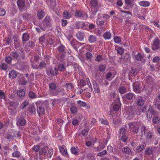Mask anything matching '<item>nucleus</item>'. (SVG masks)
Returning a JSON list of instances; mask_svg holds the SVG:
<instances>
[{
  "label": "nucleus",
  "mask_w": 160,
  "mask_h": 160,
  "mask_svg": "<svg viewBox=\"0 0 160 160\" xmlns=\"http://www.w3.org/2000/svg\"><path fill=\"white\" fill-rule=\"evenodd\" d=\"M32 17V15L30 14L25 13L23 14V18L25 19H30Z\"/></svg>",
  "instance_id": "obj_45"
},
{
  "label": "nucleus",
  "mask_w": 160,
  "mask_h": 160,
  "mask_svg": "<svg viewBox=\"0 0 160 160\" xmlns=\"http://www.w3.org/2000/svg\"><path fill=\"white\" fill-rule=\"evenodd\" d=\"M17 4L20 9L22 10V8L25 5V2L24 0H18Z\"/></svg>",
  "instance_id": "obj_16"
},
{
  "label": "nucleus",
  "mask_w": 160,
  "mask_h": 160,
  "mask_svg": "<svg viewBox=\"0 0 160 160\" xmlns=\"http://www.w3.org/2000/svg\"><path fill=\"white\" fill-rule=\"evenodd\" d=\"M18 96L21 97H23L25 95V92L23 89H21L20 90H18L17 92Z\"/></svg>",
  "instance_id": "obj_23"
},
{
  "label": "nucleus",
  "mask_w": 160,
  "mask_h": 160,
  "mask_svg": "<svg viewBox=\"0 0 160 160\" xmlns=\"http://www.w3.org/2000/svg\"><path fill=\"white\" fill-rule=\"evenodd\" d=\"M65 86L66 88L67 91H69L70 90H71L73 88L72 85L71 83H67L65 85Z\"/></svg>",
  "instance_id": "obj_56"
},
{
  "label": "nucleus",
  "mask_w": 160,
  "mask_h": 160,
  "mask_svg": "<svg viewBox=\"0 0 160 160\" xmlns=\"http://www.w3.org/2000/svg\"><path fill=\"white\" fill-rule=\"evenodd\" d=\"M135 108L134 106H131L128 108V115L131 118H132L135 115Z\"/></svg>",
  "instance_id": "obj_10"
},
{
  "label": "nucleus",
  "mask_w": 160,
  "mask_h": 160,
  "mask_svg": "<svg viewBox=\"0 0 160 160\" xmlns=\"http://www.w3.org/2000/svg\"><path fill=\"white\" fill-rule=\"evenodd\" d=\"M152 122L154 124H158L160 122V117L157 114L153 116L152 119Z\"/></svg>",
  "instance_id": "obj_17"
},
{
  "label": "nucleus",
  "mask_w": 160,
  "mask_h": 160,
  "mask_svg": "<svg viewBox=\"0 0 160 160\" xmlns=\"http://www.w3.org/2000/svg\"><path fill=\"white\" fill-rule=\"evenodd\" d=\"M47 65L46 62L44 61L41 62L38 65L39 69H42L43 68H45L46 67Z\"/></svg>",
  "instance_id": "obj_38"
},
{
  "label": "nucleus",
  "mask_w": 160,
  "mask_h": 160,
  "mask_svg": "<svg viewBox=\"0 0 160 160\" xmlns=\"http://www.w3.org/2000/svg\"><path fill=\"white\" fill-rule=\"evenodd\" d=\"M90 5L93 8L96 9L101 7V5L98 4V0H91Z\"/></svg>",
  "instance_id": "obj_9"
},
{
  "label": "nucleus",
  "mask_w": 160,
  "mask_h": 160,
  "mask_svg": "<svg viewBox=\"0 0 160 160\" xmlns=\"http://www.w3.org/2000/svg\"><path fill=\"white\" fill-rule=\"evenodd\" d=\"M71 13L68 11H66L63 12V17L65 19L69 18L71 17Z\"/></svg>",
  "instance_id": "obj_47"
},
{
  "label": "nucleus",
  "mask_w": 160,
  "mask_h": 160,
  "mask_svg": "<svg viewBox=\"0 0 160 160\" xmlns=\"http://www.w3.org/2000/svg\"><path fill=\"white\" fill-rule=\"evenodd\" d=\"M106 69V66L105 65L101 64L98 67V70L101 72H104Z\"/></svg>",
  "instance_id": "obj_54"
},
{
  "label": "nucleus",
  "mask_w": 160,
  "mask_h": 160,
  "mask_svg": "<svg viewBox=\"0 0 160 160\" xmlns=\"http://www.w3.org/2000/svg\"><path fill=\"white\" fill-rule=\"evenodd\" d=\"M14 152L12 154V156L13 157H19L20 156L21 153L19 151H17Z\"/></svg>",
  "instance_id": "obj_58"
},
{
  "label": "nucleus",
  "mask_w": 160,
  "mask_h": 160,
  "mask_svg": "<svg viewBox=\"0 0 160 160\" xmlns=\"http://www.w3.org/2000/svg\"><path fill=\"white\" fill-rule=\"evenodd\" d=\"M58 49L59 54L65 53V47L63 45H60L58 47Z\"/></svg>",
  "instance_id": "obj_26"
},
{
  "label": "nucleus",
  "mask_w": 160,
  "mask_h": 160,
  "mask_svg": "<svg viewBox=\"0 0 160 160\" xmlns=\"http://www.w3.org/2000/svg\"><path fill=\"white\" fill-rule=\"evenodd\" d=\"M122 151L124 154H128L131 152V150L128 147H125L122 148Z\"/></svg>",
  "instance_id": "obj_31"
},
{
  "label": "nucleus",
  "mask_w": 160,
  "mask_h": 160,
  "mask_svg": "<svg viewBox=\"0 0 160 160\" xmlns=\"http://www.w3.org/2000/svg\"><path fill=\"white\" fill-rule=\"evenodd\" d=\"M9 77L12 79L15 78L17 76V73L15 70H12L9 73Z\"/></svg>",
  "instance_id": "obj_27"
},
{
  "label": "nucleus",
  "mask_w": 160,
  "mask_h": 160,
  "mask_svg": "<svg viewBox=\"0 0 160 160\" xmlns=\"http://www.w3.org/2000/svg\"><path fill=\"white\" fill-rule=\"evenodd\" d=\"M144 148V146L143 145H141L140 146H138L137 147L136 150L138 152H141Z\"/></svg>",
  "instance_id": "obj_59"
},
{
  "label": "nucleus",
  "mask_w": 160,
  "mask_h": 160,
  "mask_svg": "<svg viewBox=\"0 0 160 160\" xmlns=\"http://www.w3.org/2000/svg\"><path fill=\"white\" fill-rule=\"evenodd\" d=\"M113 40L114 42L117 43H119L121 42V38L118 36H115L113 38Z\"/></svg>",
  "instance_id": "obj_55"
},
{
  "label": "nucleus",
  "mask_w": 160,
  "mask_h": 160,
  "mask_svg": "<svg viewBox=\"0 0 160 160\" xmlns=\"http://www.w3.org/2000/svg\"><path fill=\"white\" fill-rule=\"evenodd\" d=\"M70 111L72 113L74 114L78 112L77 108V107L74 105L71 106L70 108Z\"/></svg>",
  "instance_id": "obj_40"
},
{
  "label": "nucleus",
  "mask_w": 160,
  "mask_h": 160,
  "mask_svg": "<svg viewBox=\"0 0 160 160\" xmlns=\"http://www.w3.org/2000/svg\"><path fill=\"white\" fill-rule=\"evenodd\" d=\"M5 45L8 46L9 45H11L12 43V41L11 40V38L8 37L7 38H5Z\"/></svg>",
  "instance_id": "obj_39"
},
{
  "label": "nucleus",
  "mask_w": 160,
  "mask_h": 160,
  "mask_svg": "<svg viewBox=\"0 0 160 160\" xmlns=\"http://www.w3.org/2000/svg\"><path fill=\"white\" fill-rule=\"evenodd\" d=\"M141 133L142 134H145L146 132H147L148 131L147 128L145 126L142 125V126L141 128Z\"/></svg>",
  "instance_id": "obj_44"
},
{
  "label": "nucleus",
  "mask_w": 160,
  "mask_h": 160,
  "mask_svg": "<svg viewBox=\"0 0 160 160\" xmlns=\"http://www.w3.org/2000/svg\"><path fill=\"white\" fill-rule=\"evenodd\" d=\"M84 34L80 32H79L77 34V38L80 41L84 39Z\"/></svg>",
  "instance_id": "obj_33"
},
{
  "label": "nucleus",
  "mask_w": 160,
  "mask_h": 160,
  "mask_svg": "<svg viewBox=\"0 0 160 160\" xmlns=\"http://www.w3.org/2000/svg\"><path fill=\"white\" fill-rule=\"evenodd\" d=\"M48 93L50 95L53 96L56 94L57 85L55 83L52 82L48 84Z\"/></svg>",
  "instance_id": "obj_2"
},
{
  "label": "nucleus",
  "mask_w": 160,
  "mask_h": 160,
  "mask_svg": "<svg viewBox=\"0 0 160 160\" xmlns=\"http://www.w3.org/2000/svg\"><path fill=\"white\" fill-rule=\"evenodd\" d=\"M152 48L153 50H157L160 48V41L158 38L153 40Z\"/></svg>",
  "instance_id": "obj_5"
},
{
  "label": "nucleus",
  "mask_w": 160,
  "mask_h": 160,
  "mask_svg": "<svg viewBox=\"0 0 160 160\" xmlns=\"http://www.w3.org/2000/svg\"><path fill=\"white\" fill-rule=\"evenodd\" d=\"M144 102H145L143 99H138L137 101L136 104L138 106H142L144 105Z\"/></svg>",
  "instance_id": "obj_42"
},
{
  "label": "nucleus",
  "mask_w": 160,
  "mask_h": 160,
  "mask_svg": "<svg viewBox=\"0 0 160 160\" xmlns=\"http://www.w3.org/2000/svg\"><path fill=\"white\" fill-rule=\"evenodd\" d=\"M65 53L58 54V59L60 62L63 61L65 57Z\"/></svg>",
  "instance_id": "obj_49"
},
{
  "label": "nucleus",
  "mask_w": 160,
  "mask_h": 160,
  "mask_svg": "<svg viewBox=\"0 0 160 160\" xmlns=\"http://www.w3.org/2000/svg\"><path fill=\"white\" fill-rule=\"evenodd\" d=\"M135 96L134 94L128 92L122 98L124 99L126 98L128 100H132L134 97Z\"/></svg>",
  "instance_id": "obj_15"
},
{
  "label": "nucleus",
  "mask_w": 160,
  "mask_h": 160,
  "mask_svg": "<svg viewBox=\"0 0 160 160\" xmlns=\"http://www.w3.org/2000/svg\"><path fill=\"white\" fill-rule=\"evenodd\" d=\"M30 61L31 63V66L32 68H33L34 69H39L38 65L36 64L35 63V62L34 61H32V59H31Z\"/></svg>",
  "instance_id": "obj_51"
},
{
  "label": "nucleus",
  "mask_w": 160,
  "mask_h": 160,
  "mask_svg": "<svg viewBox=\"0 0 160 160\" xmlns=\"http://www.w3.org/2000/svg\"><path fill=\"white\" fill-rule=\"evenodd\" d=\"M77 103L81 107H84L86 105V104L85 102L81 100L78 101Z\"/></svg>",
  "instance_id": "obj_57"
},
{
  "label": "nucleus",
  "mask_w": 160,
  "mask_h": 160,
  "mask_svg": "<svg viewBox=\"0 0 160 160\" xmlns=\"http://www.w3.org/2000/svg\"><path fill=\"white\" fill-rule=\"evenodd\" d=\"M10 56L12 58L14 59L18 60L19 58V54L16 51H12L10 54Z\"/></svg>",
  "instance_id": "obj_20"
},
{
  "label": "nucleus",
  "mask_w": 160,
  "mask_h": 160,
  "mask_svg": "<svg viewBox=\"0 0 160 160\" xmlns=\"http://www.w3.org/2000/svg\"><path fill=\"white\" fill-rule=\"evenodd\" d=\"M133 90L137 93H139L141 92V88L140 87V84L138 82H135L133 84Z\"/></svg>",
  "instance_id": "obj_8"
},
{
  "label": "nucleus",
  "mask_w": 160,
  "mask_h": 160,
  "mask_svg": "<svg viewBox=\"0 0 160 160\" xmlns=\"http://www.w3.org/2000/svg\"><path fill=\"white\" fill-rule=\"evenodd\" d=\"M105 21V20L103 19L102 18L98 16L96 22L97 25L101 27L104 25Z\"/></svg>",
  "instance_id": "obj_11"
},
{
  "label": "nucleus",
  "mask_w": 160,
  "mask_h": 160,
  "mask_svg": "<svg viewBox=\"0 0 160 160\" xmlns=\"http://www.w3.org/2000/svg\"><path fill=\"white\" fill-rule=\"evenodd\" d=\"M146 82L149 85H153L155 83L154 79L150 76H148L146 79Z\"/></svg>",
  "instance_id": "obj_14"
},
{
  "label": "nucleus",
  "mask_w": 160,
  "mask_h": 160,
  "mask_svg": "<svg viewBox=\"0 0 160 160\" xmlns=\"http://www.w3.org/2000/svg\"><path fill=\"white\" fill-rule=\"evenodd\" d=\"M28 95L29 97L33 99L37 98V96L35 94L32 92H29L28 93Z\"/></svg>",
  "instance_id": "obj_52"
},
{
  "label": "nucleus",
  "mask_w": 160,
  "mask_h": 160,
  "mask_svg": "<svg viewBox=\"0 0 160 160\" xmlns=\"http://www.w3.org/2000/svg\"><path fill=\"white\" fill-rule=\"evenodd\" d=\"M120 136L126 134V130L124 128H122L119 131Z\"/></svg>",
  "instance_id": "obj_64"
},
{
  "label": "nucleus",
  "mask_w": 160,
  "mask_h": 160,
  "mask_svg": "<svg viewBox=\"0 0 160 160\" xmlns=\"http://www.w3.org/2000/svg\"><path fill=\"white\" fill-rule=\"evenodd\" d=\"M119 92L121 94H123L127 92V88L125 86H121L119 87Z\"/></svg>",
  "instance_id": "obj_25"
},
{
  "label": "nucleus",
  "mask_w": 160,
  "mask_h": 160,
  "mask_svg": "<svg viewBox=\"0 0 160 160\" xmlns=\"http://www.w3.org/2000/svg\"><path fill=\"white\" fill-rule=\"evenodd\" d=\"M117 52L118 54L122 55L124 52V49L121 47H119L117 49Z\"/></svg>",
  "instance_id": "obj_48"
},
{
  "label": "nucleus",
  "mask_w": 160,
  "mask_h": 160,
  "mask_svg": "<svg viewBox=\"0 0 160 160\" xmlns=\"http://www.w3.org/2000/svg\"><path fill=\"white\" fill-rule=\"evenodd\" d=\"M108 142V140L107 139H106L104 141H103V142L100 145V146L101 147V148L102 149L104 148L105 146L106 145Z\"/></svg>",
  "instance_id": "obj_61"
},
{
  "label": "nucleus",
  "mask_w": 160,
  "mask_h": 160,
  "mask_svg": "<svg viewBox=\"0 0 160 160\" xmlns=\"http://www.w3.org/2000/svg\"><path fill=\"white\" fill-rule=\"evenodd\" d=\"M113 109L115 111H118L120 108V104L119 103L114 105L112 107Z\"/></svg>",
  "instance_id": "obj_46"
},
{
  "label": "nucleus",
  "mask_w": 160,
  "mask_h": 160,
  "mask_svg": "<svg viewBox=\"0 0 160 160\" xmlns=\"http://www.w3.org/2000/svg\"><path fill=\"white\" fill-rule=\"evenodd\" d=\"M71 151L72 153L75 155L78 154V149L77 147H72L71 149Z\"/></svg>",
  "instance_id": "obj_24"
},
{
  "label": "nucleus",
  "mask_w": 160,
  "mask_h": 160,
  "mask_svg": "<svg viewBox=\"0 0 160 160\" xmlns=\"http://www.w3.org/2000/svg\"><path fill=\"white\" fill-rule=\"evenodd\" d=\"M94 91L96 93H98L100 92V89L98 84L94 80L92 81Z\"/></svg>",
  "instance_id": "obj_19"
},
{
  "label": "nucleus",
  "mask_w": 160,
  "mask_h": 160,
  "mask_svg": "<svg viewBox=\"0 0 160 160\" xmlns=\"http://www.w3.org/2000/svg\"><path fill=\"white\" fill-rule=\"evenodd\" d=\"M48 150V148L47 147H44L42 148H41L39 149V154L40 158L42 157V158H44L47 155V151Z\"/></svg>",
  "instance_id": "obj_7"
},
{
  "label": "nucleus",
  "mask_w": 160,
  "mask_h": 160,
  "mask_svg": "<svg viewBox=\"0 0 160 160\" xmlns=\"http://www.w3.org/2000/svg\"><path fill=\"white\" fill-rule=\"evenodd\" d=\"M156 114V111L154 110L152 106H150L147 113V117L148 120H151L152 115L155 116Z\"/></svg>",
  "instance_id": "obj_4"
},
{
  "label": "nucleus",
  "mask_w": 160,
  "mask_h": 160,
  "mask_svg": "<svg viewBox=\"0 0 160 160\" xmlns=\"http://www.w3.org/2000/svg\"><path fill=\"white\" fill-rule=\"evenodd\" d=\"M50 58V57L48 55H46L45 57L44 60V61L47 64H48L50 63L49 59Z\"/></svg>",
  "instance_id": "obj_60"
},
{
  "label": "nucleus",
  "mask_w": 160,
  "mask_h": 160,
  "mask_svg": "<svg viewBox=\"0 0 160 160\" xmlns=\"http://www.w3.org/2000/svg\"><path fill=\"white\" fill-rule=\"evenodd\" d=\"M29 39V36L27 33H24L22 36V41L23 42H25Z\"/></svg>",
  "instance_id": "obj_28"
},
{
  "label": "nucleus",
  "mask_w": 160,
  "mask_h": 160,
  "mask_svg": "<svg viewBox=\"0 0 160 160\" xmlns=\"http://www.w3.org/2000/svg\"><path fill=\"white\" fill-rule=\"evenodd\" d=\"M17 120L16 124L18 126H24L26 123V120L22 117H17Z\"/></svg>",
  "instance_id": "obj_6"
},
{
  "label": "nucleus",
  "mask_w": 160,
  "mask_h": 160,
  "mask_svg": "<svg viewBox=\"0 0 160 160\" xmlns=\"http://www.w3.org/2000/svg\"><path fill=\"white\" fill-rule=\"evenodd\" d=\"M88 131L89 129L88 128L83 129L80 132V134L82 135L83 137H86L88 134Z\"/></svg>",
  "instance_id": "obj_36"
},
{
  "label": "nucleus",
  "mask_w": 160,
  "mask_h": 160,
  "mask_svg": "<svg viewBox=\"0 0 160 160\" xmlns=\"http://www.w3.org/2000/svg\"><path fill=\"white\" fill-rule=\"evenodd\" d=\"M28 110L31 114H34L36 112V108L35 107L31 105L29 107Z\"/></svg>",
  "instance_id": "obj_35"
},
{
  "label": "nucleus",
  "mask_w": 160,
  "mask_h": 160,
  "mask_svg": "<svg viewBox=\"0 0 160 160\" xmlns=\"http://www.w3.org/2000/svg\"><path fill=\"white\" fill-rule=\"evenodd\" d=\"M135 58L137 60L139 61L142 60L143 59V57L142 56L140 53H138L135 55Z\"/></svg>",
  "instance_id": "obj_53"
},
{
  "label": "nucleus",
  "mask_w": 160,
  "mask_h": 160,
  "mask_svg": "<svg viewBox=\"0 0 160 160\" xmlns=\"http://www.w3.org/2000/svg\"><path fill=\"white\" fill-rule=\"evenodd\" d=\"M145 135V137L148 140H151L152 137H154L153 132L150 131H148L147 132H146Z\"/></svg>",
  "instance_id": "obj_21"
},
{
  "label": "nucleus",
  "mask_w": 160,
  "mask_h": 160,
  "mask_svg": "<svg viewBox=\"0 0 160 160\" xmlns=\"http://www.w3.org/2000/svg\"><path fill=\"white\" fill-rule=\"evenodd\" d=\"M155 105L158 109H159L160 108V101L156 99L155 101Z\"/></svg>",
  "instance_id": "obj_62"
},
{
  "label": "nucleus",
  "mask_w": 160,
  "mask_h": 160,
  "mask_svg": "<svg viewBox=\"0 0 160 160\" xmlns=\"http://www.w3.org/2000/svg\"><path fill=\"white\" fill-rule=\"evenodd\" d=\"M58 70L61 72H63L66 68L65 67L63 64H59L58 66Z\"/></svg>",
  "instance_id": "obj_50"
},
{
  "label": "nucleus",
  "mask_w": 160,
  "mask_h": 160,
  "mask_svg": "<svg viewBox=\"0 0 160 160\" xmlns=\"http://www.w3.org/2000/svg\"><path fill=\"white\" fill-rule=\"evenodd\" d=\"M12 58L11 56H7L5 58V61L8 64H10L12 61Z\"/></svg>",
  "instance_id": "obj_41"
},
{
  "label": "nucleus",
  "mask_w": 160,
  "mask_h": 160,
  "mask_svg": "<svg viewBox=\"0 0 160 160\" xmlns=\"http://www.w3.org/2000/svg\"><path fill=\"white\" fill-rule=\"evenodd\" d=\"M44 16V12L43 11L40 10L38 11L37 13V16L38 18H42Z\"/></svg>",
  "instance_id": "obj_32"
},
{
  "label": "nucleus",
  "mask_w": 160,
  "mask_h": 160,
  "mask_svg": "<svg viewBox=\"0 0 160 160\" xmlns=\"http://www.w3.org/2000/svg\"><path fill=\"white\" fill-rule=\"evenodd\" d=\"M59 148L60 152L63 155L68 156V154L65 146L62 145L61 147L60 146H59Z\"/></svg>",
  "instance_id": "obj_13"
},
{
  "label": "nucleus",
  "mask_w": 160,
  "mask_h": 160,
  "mask_svg": "<svg viewBox=\"0 0 160 160\" xmlns=\"http://www.w3.org/2000/svg\"><path fill=\"white\" fill-rule=\"evenodd\" d=\"M139 122H130L128 123V125L132 131L135 133H137L139 129L138 124Z\"/></svg>",
  "instance_id": "obj_3"
},
{
  "label": "nucleus",
  "mask_w": 160,
  "mask_h": 160,
  "mask_svg": "<svg viewBox=\"0 0 160 160\" xmlns=\"http://www.w3.org/2000/svg\"><path fill=\"white\" fill-rule=\"evenodd\" d=\"M53 22L52 18L50 16H46L40 24V27L42 30H44L48 27H51Z\"/></svg>",
  "instance_id": "obj_1"
},
{
  "label": "nucleus",
  "mask_w": 160,
  "mask_h": 160,
  "mask_svg": "<svg viewBox=\"0 0 160 160\" xmlns=\"http://www.w3.org/2000/svg\"><path fill=\"white\" fill-rule=\"evenodd\" d=\"M56 94L54 95V96H58V95H65L66 92L62 88H58L57 89L56 91Z\"/></svg>",
  "instance_id": "obj_18"
},
{
  "label": "nucleus",
  "mask_w": 160,
  "mask_h": 160,
  "mask_svg": "<svg viewBox=\"0 0 160 160\" xmlns=\"http://www.w3.org/2000/svg\"><path fill=\"white\" fill-rule=\"evenodd\" d=\"M82 13L80 11L78 10L76 11L75 16L77 17H80L82 16Z\"/></svg>",
  "instance_id": "obj_63"
},
{
  "label": "nucleus",
  "mask_w": 160,
  "mask_h": 160,
  "mask_svg": "<svg viewBox=\"0 0 160 160\" xmlns=\"http://www.w3.org/2000/svg\"><path fill=\"white\" fill-rule=\"evenodd\" d=\"M88 40L90 43H94L97 41V38L95 35H90L88 38Z\"/></svg>",
  "instance_id": "obj_22"
},
{
  "label": "nucleus",
  "mask_w": 160,
  "mask_h": 160,
  "mask_svg": "<svg viewBox=\"0 0 160 160\" xmlns=\"http://www.w3.org/2000/svg\"><path fill=\"white\" fill-rule=\"evenodd\" d=\"M52 102V104L53 105L58 104L61 101L60 99H54L51 100Z\"/></svg>",
  "instance_id": "obj_43"
},
{
  "label": "nucleus",
  "mask_w": 160,
  "mask_h": 160,
  "mask_svg": "<svg viewBox=\"0 0 160 160\" xmlns=\"http://www.w3.org/2000/svg\"><path fill=\"white\" fill-rule=\"evenodd\" d=\"M47 73L50 72L52 75H55L58 72V69L56 68H49L47 70Z\"/></svg>",
  "instance_id": "obj_12"
},
{
  "label": "nucleus",
  "mask_w": 160,
  "mask_h": 160,
  "mask_svg": "<svg viewBox=\"0 0 160 160\" xmlns=\"http://www.w3.org/2000/svg\"><path fill=\"white\" fill-rule=\"evenodd\" d=\"M138 73L137 70L136 68H132L129 72V74L132 76L136 75Z\"/></svg>",
  "instance_id": "obj_30"
},
{
  "label": "nucleus",
  "mask_w": 160,
  "mask_h": 160,
  "mask_svg": "<svg viewBox=\"0 0 160 160\" xmlns=\"http://www.w3.org/2000/svg\"><path fill=\"white\" fill-rule=\"evenodd\" d=\"M103 37L106 39H110L111 37V34L110 32H106L103 34Z\"/></svg>",
  "instance_id": "obj_37"
},
{
  "label": "nucleus",
  "mask_w": 160,
  "mask_h": 160,
  "mask_svg": "<svg viewBox=\"0 0 160 160\" xmlns=\"http://www.w3.org/2000/svg\"><path fill=\"white\" fill-rule=\"evenodd\" d=\"M37 111L39 116L40 115L44 114L45 113L44 109L43 107H39L37 109Z\"/></svg>",
  "instance_id": "obj_34"
},
{
  "label": "nucleus",
  "mask_w": 160,
  "mask_h": 160,
  "mask_svg": "<svg viewBox=\"0 0 160 160\" xmlns=\"http://www.w3.org/2000/svg\"><path fill=\"white\" fill-rule=\"evenodd\" d=\"M139 5L142 7H147L150 5V3L147 1H143L139 2Z\"/></svg>",
  "instance_id": "obj_29"
}]
</instances>
